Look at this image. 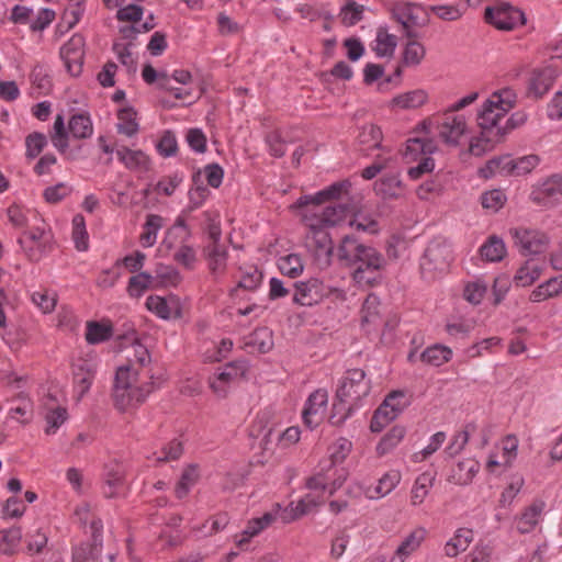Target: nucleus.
Here are the masks:
<instances>
[{
	"instance_id": "f257e3e1",
	"label": "nucleus",
	"mask_w": 562,
	"mask_h": 562,
	"mask_svg": "<svg viewBox=\"0 0 562 562\" xmlns=\"http://www.w3.org/2000/svg\"><path fill=\"white\" fill-rule=\"evenodd\" d=\"M126 351V363L116 370L113 400L120 411H126L142 403L149 394V386L140 385L142 379L151 378L150 355L147 348L135 342Z\"/></svg>"
},
{
	"instance_id": "f03ea898",
	"label": "nucleus",
	"mask_w": 562,
	"mask_h": 562,
	"mask_svg": "<svg viewBox=\"0 0 562 562\" xmlns=\"http://www.w3.org/2000/svg\"><path fill=\"white\" fill-rule=\"evenodd\" d=\"M350 182L347 180L333 183L328 188L317 192L315 195H305L297 200L295 207L302 214L314 213L319 220V225L327 228L329 226H340L352 215V207L346 203H334L328 206L322 204L326 201L342 200L348 195Z\"/></svg>"
},
{
	"instance_id": "7ed1b4c3",
	"label": "nucleus",
	"mask_w": 562,
	"mask_h": 562,
	"mask_svg": "<svg viewBox=\"0 0 562 562\" xmlns=\"http://www.w3.org/2000/svg\"><path fill=\"white\" fill-rule=\"evenodd\" d=\"M337 255L352 268V278L360 285L376 284L386 263L383 255L375 248L359 243L350 235L342 237Z\"/></svg>"
},
{
	"instance_id": "20e7f679",
	"label": "nucleus",
	"mask_w": 562,
	"mask_h": 562,
	"mask_svg": "<svg viewBox=\"0 0 562 562\" xmlns=\"http://www.w3.org/2000/svg\"><path fill=\"white\" fill-rule=\"evenodd\" d=\"M324 501L325 496H323V494H315L310 492L300 501L296 503H291L289 507L283 509L281 512V519L286 524L296 520L297 518L315 510L324 503ZM279 513L280 506L277 505L276 509L265 513L261 517L249 520L247 527L241 532L240 538L237 540V544L243 547L252 537L259 535L262 530L271 526L277 520Z\"/></svg>"
},
{
	"instance_id": "39448f33",
	"label": "nucleus",
	"mask_w": 562,
	"mask_h": 562,
	"mask_svg": "<svg viewBox=\"0 0 562 562\" xmlns=\"http://www.w3.org/2000/svg\"><path fill=\"white\" fill-rule=\"evenodd\" d=\"M302 223L306 228L305 247L314 256L315 261L322 268L330 265L333 256L331 238L325 227L319 225L314 213L302 214L299 212Z\"/></svg>"
},
{
	"instance_id": "423d86ee",
	"label": "nucleus",
	"mask_w": 562,
	"mask_h": 562,
	"mask_svg": "<svg viewBox=\"0 0 562 562\" xmlns=\"http://www.w3.org/2000/svg\"><path fill=\"white\" fill-rule=\"evenodd\" d=\"M477 98L479 92H471L443 112L438 124V133L445 143L457 145L460 137L467 133V117L463 114H457V112L475 102Z\"/></svg>"
},
{
	"instance_id": "0eeeda50",
	"label": "nucleus",
	"mask_w": 562,
	"mask_h": 562,
	"mask_svg": "<svg viewBox=\"0 0 562 562\" xmlns=\"http://www.w3.org/2000/svg\"><path fill=\"white\" fill-rule=\"evenodd\" d=\"M516 103V94L510 89L494 92L482 105L477 122L482 130L496 131L501 128L498 121L508 113Z\"/></svg>"
},
{
	"instance_id": "6e6552de",
	"label": "nucleus",
	"mask_w": 562,
	"mask_h": 562,
	"mask_svg": "<svg viewBox=\"0 0 562 562\" xmlns=\"http://www.w3.org/2000/svg\"><path fill=\"white\" fill-rule=\"evenodd\" d=\"M453 260L451 245L442 238L431 240L422 258V274L427 280H434L438 274L448 270Z\"/></svg>"
},
{
	"instance_id": "1a4fd4ad",
	"label": "nucleus",
	"mask_w": 562,
	"mask_h": 562,
	"mask_svg": "<svg viewBox=\"0 0 562 562\" xmlns=\"http://www.w3.org/2000/svg\"><path fill=\"white\" fill-rule=\"evenodd\" d=\"M370 381L361 369L348 370L337 389V397L340 402L351 401L357 403L370 392Z\"/></svg>"
},
{
	"instance_id": "9d476101",
	"label": "nucleus",
	"mask_w": 562,
	"mask_h": 562,
	"mask_svg": "<svg viewBox=\"0 0 562 562\" xmlns=\"http://www.w3.org/2000/svg\"><path fill=\"white\" fill-rule=\"evenodd\" d=\"M484 18L487 23L503 31H510L518 25L525 24L524 13L507 2L487 7Z\"/></svg>"
},
{
	"instance_id": "9b49d317",
	"label": "nucleus",
	"mask_w": 562,
	"mask_h": 562,
	"mask_svg": "<svg viewBox=\"0 0 562 562\" xmlns=\"http://www.w3.org/2000/svg\"><path fill=\"white\" fill-rule=\"evenodd\" d=\"M50 241L52 235L44 225L34 226L19 238L21 248L32 261L40 260L50 249Z\"/></svg>"
},
{
	"instance_id": "f8f14e48",
	"label": "nucleus",
	"mask_w": 562,
	"mask_h": 562,
	"mask_svg": "<svg viewBox=\"0 0 562 562\" xmlns=\"http://www.w3.org/2000/svg\"><path fill=\"white\" fill-rule=\"evenodd\" d=\"M518 439L515 436L505 437L486 461V471L492 474H501L512 467L517 457Z\"/></svg>"
},
{
	"instance_id": "ddd939ff",
	"label": "nucleus",
	"mask_w": 562,
	"mask_h": 562,
	"mask_svg": "<svg viewBox=\"0 0 562 562\" xmlns=\"http://www.w3.org/2000/svg\"><path fill=\"white\" fill-rule=\"evenodd\" d=\"M247 367L244 361H233L209 378L211 390L220 397H225L232 383L243 378Z\"/></svg>"
},
{
	"instance_id": "4468645a",
	"label": "nucleus",
	"mask_w": 562,
	"mask_h": 562,
	"mask_svg": "<svg viewBox=\"0 0 562 562\" xmlns=\"http://www.w3.org/2000/svg\"><path fill=\"white\" fill-rule=\"evenodd\" d=\"M515 246L522 255L539 254L548 245V237L537 229L517 227L509 231Z\"/></svg>"
},
{
	"instance_id": "2eb2a0df",
	"label": "nucleus",
	"mask_w": 562,
	"mask_h": 562,
	"mask_svg": "<svg viewBox=\"0 0 562 562\" xmlns=\"http://www.w3.org/2000/svg\"><path fill=\"white\" fill-rule=\"evenodd\" d=\"M423 9L413 3L398 2L392 9L393 18L403 26L406 37H416L415 27L424 26L426 20L420 16Z\"/></svg>"
},
{
	"instance_id": "dca6fc26",
	"label": "nucleus",
	"mask_w": 562,
	"mask_h": 562,
	"mask_svg": "<svg viewBox=\"0 0 562 562\" xmlns=\"http://www.w3.org/2000/svg\"><path fill=\"white\" fill-rule=\"evenodd\" d=\"M83 56L85 40L79 34L72 35L60 48V57L71 76L80 75L82 70Z\"/></svg>"
},
{
	"instance_id": "f3484780",
	"label": "nucleus",
	"mask_w": 562,
	"mask_h": 562,
	"mask_svg": "<svg viewBox=\"0 0 562 562\" xmlns=\"http://www.w3.org/2000/svg\"><path fill=\"white\" fill-rule=\"evenodd\" d=\"M327 403L328 393L324 389H318L308 396L302 413L303 422L308 428L313 429L322 423Z\"/></svg>"
},
{
	"instance_id": "a211bd4d",
	"label": "nucleus",
	"mask_w": 562,
	"mask_h": 562,
	"mask_svg": "<svg viewBox=\"0 0 562 562\" xmlns=\"http://www.w3.org/2000/svg\"><path fill=\"white\" fill-rule=\"evenodd\" d=\"M146 307L159 318L171 319L181 316V303L178 296L149 295L146 300Z\"/></svg>"
},
{
	"instance_id": "6ab92c4d",
	"label": "nucleus",
	"mask_w": 562,
	"mask_h": 562,
	"mask_svg": "<svg viewBox=\"0 0 562 562\" xmlns=\"http://www.w3.org/2000/svg\"><path fill=\"white\" fill-rule=\"evenodd\" d=\"M533 202L551 206L558 203L562 199V176H552L544 180L535 191L531 193Z\"/></svg>"
},
{
	"instance_id": "aec40b11",
	"label": "nucleus",
	"mask_w": 562,
	"mask_h": 562,
	"mask_svg": "<svg viewBox=\"0 0 562 562\" xmlns=\"http://www.w3.org/2000/svg\"><path fill=\"white\" fill-rule=\"evenodd\" d=\"M294 286L293 302L301 306H312L318 303L324 295L323 284L318 279L296 282Z\"/></svg>"
},
{
	"instance_id": "412c9836",
	"label": "nucleus",
	"mask_w": 562,
	"mask_h": 562,
	"mask_svg": "<svg viewBox=\"0 0 562 562\" xmlns=\"http://www.w3.org/2000/svg\"><path fill=\"white\" fill-rule=\"evenodd\" d=\"M119 160L130 170L146 172L149 170V157L142 150H133L125 146H120L115 149Z\"/></svg>"
},
{
	"instance_id": "4be33fe9",
	"label": "nucleus",
	"mask_w": 562,
	"mask_h": 562,
	"mask_svg": "<svg viewBox=\"0 0 562 562\" xmlns=\"http://www.w3.org/2000/svg\"><path fill=\"white\" fill-rule=\"evenodd\" d=\"M436 150V144L432 139L413 137L406 140L405 149L402 155L406 162L422 160L423 157H429Z\"/></svg>"
},
{
	"instance_id": "5701e85b",
	"label": "nucleus",
	"mask_w": 562,
	"mask_h": 562,
	"mask_svg": "<svg viewBox=\"0 0 562 562\" xmlns=\"http://www.w3.org/2000/svg\"><path fill=\"white\" fill-rule=\"evenodd\" d=\"M505 135V131L502 128H497L496 131H492L490 128L482 130L481 135L473 138L470 143L469 150L471 155L480 157L485 153L492 150Z\"/></svg>"
},
{
	"instance_id": "b1692460",
	"label": "nucleus",
	"mask_w": 562,
	"mask_h": 562,
	"mask_svg": "<svg viewBox=\"0 0 562 562\" xmlns=\"http://www.w3.org/2000/svg\"><path fill=\"white\" fill-rule=\"evenodd\" d=\"M479 470V461L472 458L463 459L451 469L448 481L457 485H467L472 482Z\"/></svg>"
},
{
	"instance_id": "393cba45",
	"label": "nucleus",
	"mask_w": 562,
	"mask_h": 562,
	"mask_svg": "<svg viewBox=\"0 0 562 562\" xmlns=\"http://www.w3.org/2000/svg\"><path fill=\"white\" fill-rule=\"evenodd\" d=\"M402 475L396 470L386 472L379 479L376 485L368 486L364 490V495L369 499H379L390 494L401 482Z\"/></svg>"
},
{
	"instance_id": "a878e982",
	"label": "nucleus",
	"mask_w": 562,
	"mask_h": 562,
	"mask_svg": "<svg viewBox=\"0 0 562 562\" xmlns=\"http://www.w3.org/2000/svg\"><path fill=\"white\" fill-rule=\"evenodd\" d=\"M125 492L124 473L119 464L109 467L104 473L103 494L108 498L119 497Z\"/></svg>"
},
{
	"instance_id": "bb28decb",
	"label": "nucleus",
	"mask_w": 562,
	"mask_h": 562,
	"mask_svg": "<svg viewBox=\"0 0 562 562\" xmlns=\"http://www.w3.org/2000/svg\"><path fill=\"white\" fill-rule=\"evenodd\" d=\"M426 530L417 528L412 531L398 546L389 562H405V560L415 552L425 539Z\"/></svg>"
},
{
	"instance_id": "cd10ccee",
	"label": "nucleus",
	"mask_w": 562,
	"mask_h": 562,
	"mask_svg": "<svg viewBox=\"0 0 562 562\" xmlns=\"http://www.w3.org/2000/svg\"><path fill=\"white\" fill-rule=\"evenodd\" d=\"M544 268V263L539 259H528L525 263L517 270L514 282L518 286H529L536 280L539 279Z\"/></svg>"
},
{
	"instance_id": "c85d7f7f",
	"label": "nucleus",
	"mask_w": 562,
	"mask_h": 562,
	"mask_svg": "<svg viewBox=\"0 0 562 562\" xmlns=\"http://www.w3.org/2000/svg\"><path fill=\"white\" fill-rule=\"evenodd\" d=\"M12 401L16 403V405L9 409L8 417L22 425L31 423L33 419V402L31 398L24 393H19Z\"/></svg>"
},
{
	"instance_id": "c756f323",
	"label": "nucleus",
	"mask_w": 562,
	"mask_h": 562,
	"mask_svg": "<svg viewBox=\"0 0 562 562\" xmlns=\"http://www.w3.org/2000/svg\"><path fill=\"white\" fill-rule=\"evenodd\" d=\"M205 256L209 261L211 273L217 278L223 274L226 269L227 250L221 244H209L204 248Z\"/></svg>"
},
{
	"instance_id": "7c9ffc66",
	"label": "nucleus",
	"mask_w": 562,
	"mask_h": 562,
	"mask_svg": "<svg viewBox=\"0 0 562 562\" xmlns=\"http://www.w3.org/2000/svg\"><path fill=\"white\" fill-rule=\"evenodd\" d=\"M397 46V37L390 34L385 27L376 30L375 40L371 44L372 50L378 57H392Z\"/></svg>"
},
{
	"instance_id": "2f4dec72",
	"label": "nucleus",
	"mask_w": 562,
	"mask_h": 562,
	"mask_svg": "<svg viewBox=\"0 0 562 562\" xmlns=\"http://www.w3.org/2000/svg\"><path fill=\"white\" fill-rule=\"evenodd\" d=\"M113 335V326L109 321H89L86 324V340L90 345L101 344L109 340Z\"/></svg>"
},
{
	"instance_id": "473e14b6",
	"label": "nucleus",
	"mask_w": 562,
	"mask_h": 562,
	"mask_svg": "<svg viewBox=\"0 0 562 562\" xmlns=\"http://www.w3.org/2000/svg\"><path fill=\"white\" fill-rule=\"evenodd\" d=\"M164 226V218L157 214H148L142 226L139 244L144 248L153 247L156 244L158 232Z\"/></svg>"
},
{
	"instance_id": "72a5a7b5",
	"label": "nucleus",
	"mask_w": 562,
	"mask_h": 562,
	"mask_svg": "<svg viewBox=\"0 0 562 562\" xmlns=\"http://www.w3.org/2000/svg\"><path fill=\"white\" fill-rule=\"evenodd\" d=\"M428 94L425 90L416 89L394 97L391 101L392 109L412 110L426 103Z\"/></svg>"
},
{
	"instance_id": "f704fd0d",
	"label": "nucleus",
	"mask_w": 562,
	"mask_h": 562,
	"mask_svg": "<svg viewBox=\"0 0 562 562\" xmlns=\"http://www.w3.org/2000/svg\"><path fill=\"white\" fill-rule=\"evenodd\" d=\"M473 541V531L468 528H459L452 538L445 544V553L447 557L453 558L464 552Z\"/></svg>"
},
{
	"instance_id": "c9c22d12",
	"label": "nucleus",
	"mask_w": 562,
	"mask_h": 562,
	"mask_svg": "<svg viewBox=\"0 0 562 562\" xmlns=\"http://www.w3.org/2000/svg\"><path fill=\"white\" fill-rule=\"evenodd\" d=\"M543 509L544 503L542 501H536L527 507L517 520L518 531L521 533L531 531L538 524Z\"/></svg>"
},
{
	"instance_id": "e433bc0d",
	"label": "nucleus",
	"mask_w": 562,
	"mask_h": 562,
	"mask_svg": "<svg viewBox=\"0 0 562 562\" xmlns=\"http://www.w3.org/2000/svg\"><path fill=\"white\" fill-rule=\"evenodd\" d=\"M436 475L431 472H424L417 476L411 491V504L420 505L427 497L434 485Z\"/></svg>"
},
{
	"instance_id": "4c0bfd02",
	"label": "nucleus",
	"mask_w": 562,
	"mask_h": 562,
	"mask_svg": "<svg viewBox=\"0 0 562 562\" xmlns=\"http://www.w3.org/2000/svg\"><path fill=\"white\" fill-rule=\"evenodd\" d=\"M562 292V274L551 278L544 283L536 288L531 294L530 300L532 302H542L550 297H554Z\"/></svg>"
},
{
	"instance_id": "58836bf2",
	"label": "nucleus",
	"mask_w": 562,
	"mask_h": 562,
	"mask_svg": "<svg viewBox=\"0 0 562 562\" xmlns=\"http://www.w3.org/2000/svg\"><path fill=\"white\" fill-rule=\"evenodd\" d=\"M554 75L550 68L538 69L532 72L530 78V89L538 97L543 95L553 85Z\"/></svg>"
},
{
	"instance_id": "ea45409f",
	"label": "nucleus",
	"mask_w": 562,
	"mask_h": 562,
	"mask_svg": "<svg viewBox=\"0 0 562 562\" xmlns=\"http://www.w3.org/2000/svg\"><path fill=\"white\" fill-rule=\"evenodd\" d=\"M102 549V539L94 536V543L81 544L74 550V562H97Z\"/></svg>"
},
{
	"instance_id": "a19ab883",
	"label": "nucleus",
	"mask_w": 562,
	"mask_h": 562,
	"mask_svg": "<svg viewBox=\"0 0 562 562\" xmlns=\"http://www.w3.org/2000/svg\"><path fill=\"white\" fill-rule=\"evenodd\" d=\"M415 38L416 37L408 38L403 50L402 63L406 67H415L419 65L426 54L424 45Z\"/></svg>"
},
{
	"instance_id": "79ce46f5",
	"label": "nucleus",
	"mask_w": 562,
	"mask_h": 562,
	"mask_svg": "<svg viewBox=\"0 0 562 562\" xmlns=\"http://www.w3.org/2000/svg\"><path fill=\"white\" fill-rule=\"evenodd\" d=\"M406 430L403 426H394L385 434L376 446V452L379 456H384L391 452L400 442L404 439Z\"/></svg>"
},
{
	"instance_id": "37998d69",
	"label": "nucleus",
	"mask_w": 562,
	"mask_h": 562,
	"mask_svg": "<svg viewBox=\"0 0 562 562\" xmlns=\"http://www.w3.org/2000/svg\"><path fill=\"white\" fill-rule=\"evenodd\" d=\"M68 128L72 137L81 139L92 135L93 126L90 116L87 114L72 115L68 123Z\"/></svg>"
},
{
	"instance_id": "c03bdc74",
	"label": "nucleus",
	"mask_w": 562,
	"mask_h": 562,
	"mask_svg": "<svg viewBox=\"0 0 562 562\" xmlns=\"http://www.w3.org/2000/svg\"><path fill=\"white\" fill-rule=\"evenodd\" d=\"M155 286V278L153 276L147 272H139L130 278L127 293L132 297H139L145 291Z\"/></svg>"
},
{
	"instance_id": "a18cd8bd",
	"label": "nucleus",
	"mask_w": 562,
	"mask_h": 562,
	"mask_svg": "<svg viewBox=\"0 0 562 562\" xmlns=\"http://www.w3.org/2000/svg\"><path fill=\"white\" fill-rule=\"evenodd\" d=\"M475 431V423H469L467 424L462 430L458 431L449 446L446 448V452L453 457L458 453H460L465 445L471 441V437H473Z\"/></svg>"
},
{
	"instance_id": "49530a36",
	"label": "nucleus",
	"mask_w": 562,
	"mask_h": 562,
	"mask_svg": "<svg viewBox=\"0 0 562 562\" xmlns=\"http://www.w3.org/2000/svg\"><path fill=\"white\" fill-rule=\"evenodd\" d=\"M452 357V350L446 346L435 345L428 347L422 353V360L428 364L439 367L448 362Z\"/></svg>"
},
{
	"instance_id": "de8ad7c7",
	"label": "nucleus",
	"mask_w": 562,
	"mask_h": 562,
	"mask_svg": "<svg viewBox=\"0 0 562 562\" xmlns=\"http://www.w3.org/2000/svg\"><path fill=\"white\" fill-rule=\"evenodd\" d=\"M389 406L390 402H383L374 412L370 423L372 432H380L389 423L397 417V414Z\"/></svg>"
},
{
	"instance_id": "09e8293b",
	"label": "nucleus",
	"mask_w": 562,
	"mask_h": 562,
	"mask_svg": "<svg viewBox=\"0 0 562 562\" xmlns=\"http://www.w3.org/2000/svg\"><path fill=\"white\" fill-rule=\"evenodd\" d=\"M480 251L484 259L488 261H499L504 258L506 248L501 238L492 236L484 245L481 246Z\"/></svg>"
},
{
	"instance_id": "8fccbe9b",
	"label": "nucleus",
	"mask_w": 562,
	"mask_h": 562,
	"mask_svg": "<svg viewBox=\"0 0 562 562\" xmlns=\"http://www.w3.org/2000/svg\"><path fill=\"white\" fill-rule=\"evenodd\" d=\"M72 239L75 247L79 251H85L89 247V235L86 229V221L81 214H76L72 218Z\"/></svg>"
},
{
	"instance_id": "3c124183",
	"label": "nucleus",
	"mask_w": 562,
	"mask_h": 562,
	"mask_svg": "<svg viewBox=\"0 0 562 562\" xmlns=\"http://www.w3.org/2000/svg\"><path fill=\"white\" fill-rule=\"evenodd\" d=\"M278 267L284 276L290 278L299 277L304 269L303 260L301 256L296 254H290L281 257L278 261Z\"/></svg>"
},
{
	"instance_id": "603ef678",
	"label": "nucleus",
	"mask_w": 562,
	"mask_h": 562,
	"mask_svg": "<svg viewBox=\"0 0 562 562\" xmlns=\"http://www.w3.org/2000/svg\"><path fill=\"white\" fill-rule=\"evenodd\" d=\"M352 449V442L347 438H338L328 448L330 467L342 463Z\"/></svg>"
},
{
	"instance_id": "864d4df0",
	"label": "nucleus",
	"mask_w": 562,
	"mask_h": 562,
	"mask_svg": "<svg viewBox=\"0 0 562 562\" xmlns=\"http://www.w3.org/2000/svg\"><path fill=\"white\" fill-rule=\"evenodd\" d=\"M22 538L20 528H10L0 531V552L11 555L15 552Z\"/></svg>"
},
{
	"instance_id": "5fc2aeb1",
	"label": "nucleus",
	"mask_w": 562,
	"mask_h": 562,
	"mask_svg": "<svg viewBox=\"0 0 562 562\" xmlns=\"http://www.w3.org/2000/svg\"><path fill=\"white\" fill-rule=\"evenodd\" d=\"M117 132L128 137L138 132V124L136 122V113L132 109H123L117 114Z\"/></svg>"
},
{
	"instance_id": "6e6d98bb",
	"label": "nucleus",
	"mask_w": 562,
	"mask_h": 562,
	"mask_svg": "<svg viewBox=\"0 0 562 562\" xmlns=\"http://www.w3.org/2000/svg\"><path fill=\"white\" fill-rule=\"evenodd\" d=\"M160 78H161L160 88L166 90L167 92L171 93L176 99L182 100V101H188V103H191L193 100L199 98V94L195 93V90L193 89V87H189V88L173 87V86H171L170 78L168 77L167 74H162Z\"/></svg>"
},
{
	"instance_id": "4d7b16f0",
	"label": "nucleus",
	"mask_w": 562,
	"mask_h": 562,
	"mask_svg": "<svg viewBox=\"0 0 562 562\" xmlns=\"http://www.w3.org/2000/svg\"><path fill=\"white\" fill-rule=\"evenodd\" d=\"M68 413L65 407L56 406L47 409L45 414V432L47 435H54L58 428L67 420Z\"/></svg>"
},
{
	"instance_id": "13d9d810",
	"label": "nucleus",
	"mask_w": 562,
	"mask_h": 562,
	"mask_svg": "<svg viewBox=\"0 0 562 562\" xmlns=\"http://www.w3.org/2000/svg\"><path fill=\"white\" fill-rule=\"evenodd\" d=\"M375 190L384 198H397L402 192V182L396 175L387 176L375 183Z\"/></svg>"
},
{
	"instance_id": "bf43d9fd",
	"label": "nucleus",
	"mask_w": 562,
	"mask_h": 562,
	"mask_svg": "<svg viewBox=\"0 0 562 562\" xmlns=\"http://www.w3.org/2000/svg\"><path fill=\"white\" fill-rule=\"evenodd\" d=\"M7 214L10 223L18 228L29 225L31 217L34 220L37 218L34 211L25 210L19 205H11L7 211Z\"/></svg>"
},
{
	"instance_id": "052dcab7",
	"label": "nucleus",
	"mask_w": 562,
	"mask_h": 562,
	"mask_svg": "<svg viewBox=\"0 0 562 562\" xmlns=\"http://www.w3.org/2000/svg\"><path fill=\"white\" fill-rule=\"evenodd\" d=\"M74 376L79 393L82 396L90 389V385L94 378V370L91 364L85 363L82 366L77 367Z\"/></svg>"
},
{
	"instance_id": "680f3d73",
	"label": "nucleus",
	"mask_w": 562,
	"mask_h": 562,
	"mask_svg": "<svg viewBox=\"0 0 562 562\" xmlns=\"http://www.w3.org/2000/svg\"><path fill=\"white\" fill-rule=\"evenodd\" d=\"M364 7L357 3L356 1H348L345 7L341 8L339 18L345 25H355L362 19Z\"/></svg>"
},
{
	"instance_id": "e2e57ef3",
	"label": "nucleus",
	"mask_w": 562,
	"mask_h": 562,
	"mask_svg": "<svg viewBox=\"0 0 562 562\" xmlns=\"http://www.w3.org/2000/svg\"><path fill=\"white\" fill-rule=\"evenodd\" d=\"M513 162V159L508 156L493 158L486 162V165L481 168L480 173L484 178H490L496 173H502L504 171H512L510 165Z\"/></svg>"
},
{
	"instance_id": "0e129e2a",
	"label": "nucleus",
	"mask_w": 562,
	"mask_h": 562,
	"mask_svg": "<svg viewBox=\"0 0 562 562\" xmlns=\"http://www.w3.org/2000/svg\"><path fill=\"white\" fill-rule=\"evenodd\" d=\"M487 283L481 279H477L473 282H469L464 286L463 296L468 302L472 304H479L484 299L487 292Z\"/></svg>"
},
{
	"instance_id": "69168bd1",
	"label": "nucleus",
	"mask_w": 562,
	"mask_h": 562,
	"mask_svg": "<svg viewBox=\"0 0 562 562\" xmlns=\"http://www.w3.org/2000/svg\"><path fill=\"white\" fill-rule=\"evenodd\" d=\"M53 145L59 150L65 151L68 148V138L65 127L64 117L58 114L55 119L53 133L50 135Z\"/></svg>"
},
{
	"instance_id": "338daca9",
	"label": "nucleus",
	"mask_w": 562,
	"mask_h": 562,
	"mask_svg": "<svg viewBox=\"0 0 562 562\" xmlns=\"http://www.w3.org/2000/svg\"><path fill=\"white\" fill-rule=\"evenodd\" d=\"M182 452L183 448L181 441L173 439L168 442L159 453L155 452L154 457L157 462H168L179 459Z\"/></svg>"
},
{
	"instance_id": "774afa93",
	"label": "nucleus",
	"mask_w": 562,
	"mask_h": 562,
	"mask_svg": "<svg viewBox=\"0 0 562 562\" xmlns=\"http://www.w3.org/2000/svg\"><path fill=\"white\" fill-rule=\"evenodd\" d=\"M382 140V132L379 126L367 125L363 126L359 134V142L368 148H376Z\"/></svg>"
}]
</instances>
